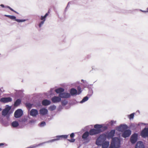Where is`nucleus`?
Here are the masks:
<instances>
[{"label": "nucleus", "instance_id": "11", "mask_svg": "<svg viewBox=\"0 0 148 148\" xmlns=\"http://www.w3.org/2000/svg\"><path fill=\"white\" fill-rule=\"evenodd\" d=\"M12 100V99L10 97H3L0 99V101L3 103L11 102Z\"/></svg>", "mask_w": 148, "mask_h": 148}, {"label": "nucleus", "instance_id": "19", "mask_svg": "<svg viewBox=\"0 0 148 148\" xmlns=\"http://www.w3.org/2000/svg\"><path fill=\"white\" fill-rule=\"evenodd\" d=\"M109 145V142L108 141H105L101 146L102 148H108Z\"/></svg>", "mask_w": 148, "mask_h": 148}, {"label": "nucleus", "instance_id": "7", "mask_svg": "<svg viewBox=\"0 0 148 148\" xmlns=\"http://www.w3.org/2000/svg\"><path fill=\"white\" fill-rule=\"evenodd\" d=\"M23 111L21 109H18L14 113V117L16 118L21 117L23 114Z\"/></svg>", "mask_w": 148, "mask_h": 148}, {"label": "nucleus", "instance_id": "18", "mask_svg": "<svg viewBox=\"0 0 148 148\" xmlns=\"http://www.w3.org/2000/svg\"><path fill=\"white\" fill-rule=\"evenodd\" d=\"M51 103V101L47 99H44L42 102V105L45 106H47L50 105Z\"/></svg>", "mask_w": 148, "mask_h": 148}, {"label": "nucleus", "instance_id": "26", "mask_svg": "<svg viewBox=\"0 0 148 148\" xmlns=\"http://www.w3.org/2000/svg\"><path fill=\"white\" fill-rule=\"evenodd\" d=\"M94 127L96 129H101L103 127V126L101 124H97L94 125Z\"/></svg>", "mask_w": 148, "mask_h": 148}, {"label": "nucleus", "instance_id": "16", "mask_svg": "<svg viewBox=\"0 0 148 148\" xmlns=\"http://www.w3.org/2000/svg\"><path fill=\"white\" fill-rule=\"evenodd\" d=\"M48 112L47 110L45 108H42L39 110L40 114L41 115H44L46 114Z\"/></svg>", "mask_w": 148, "mask_h": 148}, {"label": "nucleus", "instance_id": "12", "mask_svg": "<svg viewBox=\"0 0 148 148\" xmlns=\"http://www.w3.org/2000/svg\"><path fill=\"white\" fill-rule=\"evenodd\" d=\"M141 135L143 138L148 137V127L145 128L141 132Z\"/></svg>", "mask_w": 148, "mask_h": 148}, {"label": "nucleus", "instance_id": "15", "mask_svg": "<svg viewBox=\"0 0 148 148\" xmlns=\"http://www.w3.org/2000/svg\"><path fill=\"white\" fill-rule=\"evenodd\" d=\"M51 101L53 103H57L61 101V98L59 97L54 96L51 98Z\"/></svg>", "mask_w": 148, "mask_h": 148}, {"label": "nucleus", "instance_id": "41", "mask_svg": "<svg viewBox=\"0 0 148 148\" xmlns=\"http://www.w3.org/2000/svg\"><path fill=\"white\" fill-rule=\"evenodd\" d=\"M62 109V107L61 106H60L58 108V110L59 111H61Z\"/></svg>", "mask_w": 148, "mask_h": 148}, {"label": "nucleus", "instance_id": "30", "mask_svg": "<svg viewBox=\"0 0 148 148\" xmlns=\"http://www.w3.org/2000/svg\"><path fill=\"white\" fill-rule=\"evenodd\" d=\"M49 13V11L48 12L46 13L45 15L44 16H42L40 18V19L42 21H45V18L46 17L48 16V13Z\"/></svg>", "mask_w": 148, "mask_h": 148}, {"label": "nucleus", "instance_id": "21", "mask_svg": "<svg viewBox=\"0 0 148 148\" xmlns=\"http://www.w3.org/2000/svg\"><path fill=\"white\" fill-rule=\"evenodd\" d=\"M64 89L62 88H59L56 89L55 91L57 93H62L64 91Z\"/></svg>", "mask_w": 148, "mask_h": 148}, {"label": "nucleus", "instance_id": "42", "mask_svg": "<svg viewBox=\"0 0 148 148\" xmlns=\"http://www.w3.org/2000/svg\"><path fill=\"white\" fill-rule=\"evenodd\" d=\"M68 140L71 142H74L75 141V139H68Z\"/></svg>", "mask_w": 148, "mask_h": 148}, {"label": "nucleus", "instance_id": "43", "mask_svg": "<svg viewBox=\"0 0 148 148\" xmlns=\"http://www.w3.org/2000/svg\"><path fill=\"white\" fill-rule=\"evenodd\" d=\"M74 136V134L73 133H72L70 135V136L71 138H73Z\"/></svg>", "mask_w": 148, "mask_h": 148}, {"label": "nucleus", "instance_id": "1", "mask_svg": "<svg viewBox=\"0 0 148 148\" xmlns=\"http://www.w3.org/2000/svg\"><path fill=\"white\" fill-rule=\"evenodd\" d=\"M121 146V140L118 137H115L112 139L109 148H119Z\"/></svg>", "mask_w": 148, "mask_h": 148}, {"label": "nucleus", "instance_id": "39", "mask_svg": "<svg viewBox=\"0 0 148 148\" xmlns=\"http://www.w3.org/2000/svg\"><path fill=\"white\" fill-rule=\"evenodd\" d=\"M15 20L18 22H22L24 21L22 20L16 19V18H15Z\"/></svg>", "mask_w": 148, "mask_h": 148}, {"label": "nucleus", "instance_id": "10", "mask_svg": "<svg viewBox=\"0 0 148 148\" xmlns=\"http://www.w3.org/2000/svg\"><path fill=\"white\" fill-rule=\"evenodd\" d=\"M38 114V110L36 109H32L29 112L30 115L33 117H36Z\"/></svg>", "mask_w": 148, "mask_h": 148}, {"label": "nucleus", "instance_id": "40", "mask_svg": "<svg viewBox=\"0 0 148 148\" xmlns=\"http://www.w3.org/2000/svg\"><path fill=\"white\" fill-rule=\"evenodd\" d=\"M45 21H42L41 22L39 25V27H41V26L43 24Z\"/></svg>", "mask_w": 148, "mask_h": 148}, {"label": "nucleus", "instance_id": "9", "mask_svg": "<svg viewBox=\"0 0 148 148\" xmlns=\"http://www.w3.org/2000/svg\"><path fill=\"white\" fill-rule=\"evenodd\" d=\"M131 132L130 130H126L123 132L122 136L124 138L129 137L131 135Z\"/></svg>", "mask_w": 148, "mask_h": 148}, {"label": "nucleus", "instance_id": "31", "mask_svg": "<svg viewBox=\"0 0 148 148\" xmlns=\"http://www.w3.org/2000/svg\"><path fill=\"white\" fill-rule=\"evenodd\" d=\"M134 113H133L130 115H128V117L130 120L133 119L134 118Z\"/></svg>", "mask_w": 148, "mask_h": 148}, {"label": "nucleus", "instance_id": "36", "mask_svg": "<svg viewBox=\"0 0 148 148\" xmlns=\"http://www.w3.org/2000/svg\"><path fill=\"white\" fill-rule=\"evenodd\" d=\"M116 121H111L110 123V124L112 126L113 125V124H115L116 123Z\"/></svg>", "mask_w": 148, "mask_h": 148}, {"label": "nucleus", "instance_id": "5", "mask_svg": "<svg viewBox=\"0 0 148 148\" xmlns=\"http://www.w3.org/2000/svg\"><path fill=\"white\" fill-rule=\"evenodd\" d=\"M128 128L127 125L125 124H121L119 126L116 127V129L117 130L123 132Z\"/></svg>", "mask_w": 148, "mask_h": 148}, {"label": "nucleus", "instance_id": "37", "mask_svg": "<svg viewBox=\"0 0 148 148\" xmlns=\"http://www.w3.org/2000/svg\"><path fill=\"white\" fill-rule=\"evenodd\" d=\"M9 9H10L12 11L17 13L18 14V13L16 12V11H14V10H13L11 8H10V7L8 6L7 7Z\"/></svg>", "mask_w": 148, "mask_h": 148}, {"label": "nucleus", "instance_id": "51", "mask_svg": "<svg viewBox=\"0 0 148 148\" xmlns=\"http://www.w3.org/2000/svg\"><path fill=\"white\" fill-rule=\"evenodd\" d=\"M2 110V108H0V111H1Z\"/></svg>", "mask_w": 148, "mask_h": 148}, {"label": "nucleus", "instance_id": "52", "mask_svg": "<svg viewBox=\"0 0 148 148\" xmlns=\"http://www.w3.org/2000/svg\"><path fill=\"white\" fill-rule=\"evenodd\" d=\"M147 11H148V8H147Z\"/></svg>", "mask_w": 148, "mask_h": 148}, {"label": "nucleus", "instance_id": "34", "mask_svg": "<svg viewBox=\"0 0 148 148\" xmlns=\"http://www.w3.org/2000/svg\"><path fill=\"white\" fill-rule=\"evenodd\" d=\"M77 89L78 90L77 95H79L82 92V90L81 88L79 86L78 87Z\"/></svg>", "mask_w": 148, "mask_h": 148}, {"label": "nucleus", "instance_id": "49", "mask_svg": "<svg viewBox=\"0 0 148 148\" xmlns=\"http://www.w3.org/2000/svg\"><path fill=\"white\" fill-rule=\"evenodd\" d=\"M104 129H105V130H106V129H107V127H106V126H105V127H104Z\"/></svg>", "mask_w": 148, "mask_h": 148}, {"label": "nucleus", "instance_id": "4", "mask_svg": "<svg viewBox=\"0 0 148 148\" xmlns=\"http://www.w3.org/2000/svg\"><path fill=\"white\" fill-rule=\"evenodd\" d=\"M11 108V106H9L8 105H7L6 107L2 112V115L4 116H7V118L8 119L9 116H7V115L9 114V111Z\"/></svg>", "mask_w": 148, "mask_h": 148}, {"label": "nucleus", "instance_id": "23", "mask_svg": "<svg viewBox=\"0 0 148 148\" xmlns=\"http://www.w3.org/2000/svg\"><path fill=\"white\" fill-rule=\"evenodd\" d=\"M89 132L86 131L84 132L83 134L82 137L83 139H86L89 136Z\"/></svg>", "mask_w": 148, "mask_h": 148}, {"label": "nucleus", "instance_id": "46", "mask_svg": "<svg viewBox=\"0 0 148 148\" xmlns=\"http://www.w3.org/2000/svg\"><path fill=\"white\" fill-rule=\"evenodd\" d=\"M4 143H0V146H3L4 145Z\"/></svg>", "mask_w": 148, "mask_h": 148}, {"label": "nucleus", "instance_id": "20", "mask_svg": "<svg viewBox=\"0 0 148 148\" xmlns=\"http://www.w3.org/2000/svg\"><path fill=\"white\" fill-rule=\"evenodd\" d=\"M70 93L72 96L77 95V90L74 88H71L70 91Z\"/></svg>", "mask_w": 148, "mask_h": 148}, {"label": "nucleus", "instance_id": "38", "mask_svg": "<svg viewBox=\"0 0 148 148\" xmlns=\"http://www.w3.org/2000/svg\"><path fill=\"white\" fill-rule=\"evenodd\" d=\"M9 9H10L12 11L17 13L18 14V13L16 12V11H14V10H13L11 8H10V7L8 6L7 7Z\"/></svg>", "mask_w": 148, "mask_h": 148}, {"label": "nucleus", "instance_id": "50", "mask_svg": "<svg viewBox=\"0 0 148 148\" xmlns=\"http://www.w3.org/2000/svg\"><path fill=\"white\" fill-rule=\"evenodd\" d=\"M81 81L83 82H85V81H84V80L83 79H82Z\"/></svg>", "mask_w": 148, "mask_h": 148}, {"label": "nucleus", "instance_id": "22", "mask_svg": "<svg viewBox=\"0 0 148 148\" xmlns=\"http://www.w3.org/2000/svg\"><path fill=\"white\" fill-rule=\"evenodd\" d=\"M19 124L16 121H14L12 122L11 123V125L13 127H16L18 126Z\"/></svg>", "mask_w": 148, "mask_h": 148}, {"label": "nucleus", "instance_id": "47", "mask_svg": "<svg viewBox=\"0 0 148 148\" xmlns=\"http://www.w3.org/2000/svg\"><path fill=\"white\" fill-rule=\"evenodd\" d=\"M0 6L3 8L4 7V5L3 4H1Z\"/></svg>", "mask_w": 148, "mask_h": 148}, {"label": "nucleus", "instance_id": "24", "mask_svg": "<svg viewBox=\"0 0 148 148\" xmlns=\"http://www.w3.org/2000/svg\"><path fill=\"white\" fill-rule=\"evenodd\" d=\"M115 132V130H111L108 134V136L110 137H113L114 135Z\"/></svg>", "mask_w": 148, "mask_h": 148}, {"label": "nucleus", "instance_id": "35", "mask_svg": "<svg viewBox=\"0 0 148 148\" xmlns=\"http://www.w3.org/2000/svg\"><path fill=\"white\" fill-rule=\"evenodd\" d=\"M68 102L66 100H64L62 102V105L63 106H64L67 104Z\"/></svg>", "mask_w": 148, "mask_h": 148}, {"label": "nucleus", "instance_id": "44", "mask_svg": "<svg viewBox=\"0 0 148 148\" xmlns=\"http://www.w3.org/2000/svg\"><path fill=\"white\" fill-rule=\"evenodd\" d=\"M54 90V89L53 88H51V89H50V92H51L50 94H52V92H53V91Z\"/></svg>", "mask_w": 148, "mask_h": 148}, {"label": "nucleus", "instance_id": "32", "mask_svg": "<svg viewBox=\"0 0 148 148\" xmlns=\"http://www.w3.org/2000/svg\"><path fill=\"white\" fill-rule=\"evenodd\" d=\"M5 16L7 17H8L12 19L15 20L16 17L15 16H14L9 15H5Z\"/></svg>", "mask_w": 148, "mask_h": 148}, {"label": "nucleus", "instance_id": "27", "mask_svg": "<svg viewBox=\"0 0 148 148\" xmlns=\"http://www.w3.org/2000/svg\"><path fill=\"white\" fill-rule=\"evenodd\" d=\"M88 99V97L87 96H86L84 97L82 100L80 102L81 103H83L87 101Z\"/></svg>", "mask_w": 148, "mask_h": 148}, {"label": "nucleus", "instance_id": "2", "mask_svg": "<svg viewBox=\"0 0 148 148\" xmlns=\"http://www.w3.org/2000/svg\"><path fill=\"white\" fill-rule=\"evenodd\" d=\"M106 137L103 135H100L96 141V144L98 146H101L106 140Z\"/></svg>", "mask_w": 148, "mask_h": 148}, {"label": "nucleus", "instance_id": "48", "mask_svg": "<svg viewBox=\"0 0 148 148\" xmlns=\"http://www.w3.org/2000/svg\"><path fill=\"white\" fill-rule=\"evenodd\" d=\"M90 92L91 93V95L92 94V93H93V91L92 90H91L90 91Z\"/></svg>", "mask_w": 148, "mask_h": 148}, {"label": "nucleus", "instance_id": "45", "mask_svg": "<svg viewBox=\"0 0 148 148\" xmlns=\"http://www.w3.org/2000/svg\"><path fill=\"white\" fill-rule=\"evenodd\" d=\"M84 81H85L84 82H83V83L86 84H88L87 82H86V80H84Z\"/></svg>", "mask_w": 148, "mask_h": 148}, {"label": "nucleus", "instance_id": "29", "mask_svg": "<svg viewBox=\"0 0 148 148\" xmlns=\"http://www.w3.org/2000/svg\"><path fill=\"white\" fill-rule=\"evenodd\" d=\"M56 108V106L54 105H53L50 106L49 108V110L51 111H53L55 110Z\"/></svg>", "mask_w": 148, "mask_h": 148}, {"label": "nucleus", "instance_id": "8", "mask_svg": "<svg viewBox=\"0 0 148 148\" xmlns=\"http://www.w3.org/2000/svg\"><path fill=\"white\" fill-rule=\"evenodd\" d=\"M138 140V134L135 133L132 135L130 138L131 142L132 144H134L136 143Z\"/></svg>", "mask_w": 148, "mask_h": 148}, {"label": "nucleus", "instance_id": "14", "mask_svg": "<svg viewBox=\"0 0 148 148\" xmlns=\"http://www.w3.org/2000/svg\"><path fill=\"white\" fill-rule=\"evenodd\" d=\"M0 123L2 125L5 127L8 126L9 124L8 122L4 120L3 118L2 117L0 118Z\"/></svg>", "mask_w": 148, "mask_h": 148}, {"label": "nucleus", "instance_id": "6", "mask_svg": "<svg viewBox=\"0 0 148 148\" xmlns=\"http://www.w3.org/2000/svg\"><path fill=\"white\" fill-rule=\"evenodd\" d=\"M102 132L101 129H92L89 131V134L90 135L99 134Z\"/></svg>", "mask_w": 148, "mask_h": 148}, {"label": "nucleus", "instance_id": "25", "mask_svg": "<svg viewBox=\"0 0 148 148\" xmlns=\"http://www.w3.org/2000/svg\"><path fill=\"white\" fill-rule=\"evenodd\" d=\"M21 100L20 99H18L15 102L14 106H19L21 103Z\"/></svg>", "mask_w": 148, "mask_h": 148}, {"label": "nucleus", "instance_id": "3", "mask_svg": "<svg viewBox=\"0 0 148 148\" xmlns=\"http://www.w3.org/2000/svg\"><path fill=\"white\" fill-rule=\"evenodd\" d=\"M68 135H62L57 136H56V138L50 140H49L45 141V143H52L58 140H60L61 138H64L66 139L67 138Z\"/></svg>", "mask_w": 148, "mask_h": 148}, {"label": "nucleus", "instance_id": "17", "mask_svg": "<svg viewBox=\"0 0 148 148\" xmlns=\"http://www.w3.org/2000/svg\"><path fill=\"white\" fill-rule=\"evenodd\" d=\"M135 148H145L143 143L141 141L138 142L136 145Z\"/></svg>", "mask_w": 148, "mask_h": 148}, {"label": "nucleus", "instance_id": "33", "mask_svg": "<svg viewBox=\"0 0 148 148\" xmlns=\"http://www.w3.org/2000/svg\"><path fill=\"white\" fill-rule=\"evenodd\" d=\"M46 125V123L45 121H42L40 123H39L38 125L40 127H42L45 126Z\"/></svg>", "mask_w": 148, "mask_h": 148}, {"label": "nucleus", "instance_id": "13", "mask_svg": "<svg viewBox=\"0 0 148 148\" xmlns=\"http://www.w3.org/2000/svg\"><path fill=\"white\" fill-rule=\"evenodd\" d=\"M59 96L60 98H67L70 97L71 96L70 94L69 93L63 92L62 93H60Z\"/></svg>", "mask_w": 148, "mask_h": 148}, {"label": "nucleus", "instance_id": "28", "mask_svg": "<svg viewBox=\"0 0 148 148\" xmlns=\"http://www.w3.org/2000/svg\"><path fill=\"white\" fill-rule=\"evenodd\" d=\"M25 105L27 108L30 109L32 108L33 104L29 103H25Z\"/></svg>", "mask_w": 148, "mask_h": 148}]
</instances>
